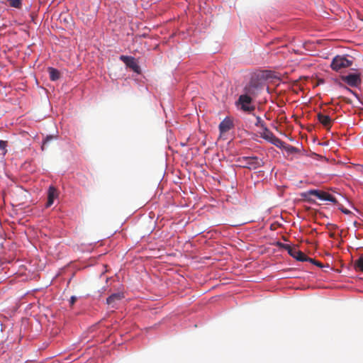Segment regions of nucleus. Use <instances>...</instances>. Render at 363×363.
<instances>
[{
    "instance_id": "obj_1",
    "label": "nucleus",
    "mask_w": 363,
    "mask_h": 363,
    "mask_svg": "<svg viewBox=\"0 0 363 363\" xmlns=\"http://www.w3.org/2000/svg\"><path fill=\"white\" fill-rule=\"evenodd\" d=\"M239 166L249 169H257L264 166V162L257 156L241 157L238 158Z\"/></svg>"
},
{
    "instance_id": "obj_2",
    "label": "nucleus",
    "mask_w": 363,
    "mask_h": 363,
    "mask_svg": "<svg viewBox=\"0 0 363 363\" xmlns=\"http://www.w3.org/2000/svg\"><path fill=\"white\" fill-rule=\"evenodd\" d=\"M262 87V82L257 77H252L244 88L245 94L255 97Z\"/></svg>"
},
{
    "instance_id": "obj_3",
    "label": "nucleus",
    "mask_w": 363,
    "mask_h": 363,
    "mask_svg": "<svg viewBox=\"0 0 363 363\" xmlns=\"http://www.w3.org/2000/svg\"><path fill=\"white\" fill-rule=\"evenodd\" d=\"M252 96L247 94H241L237 101V105L240 109L245 112H252L255 109V106L252 105Z\"/></svg>"
},
{
    "instance_id": "obj_4",
    "label": "nucleus",
    "mask_w": 363,
    "mask_h": 363,
    "mask_svg": "<svg viewBox=\"0 0 363 363\" xmlns=\"http://www.w3.org/2000/svg\"><path fill=\"white\" fill-rule=\"evenodd\" d=\"M352 62L344 56L337 55L331 62V68L333 70L339 71L341 69L349 67L352 65Z\"/></svg>"
},
{
    "instance_id": "obj_5",
    "label": "nucleus",
    "mask_w": 363,
    "mask_h": 363,
    "mask_svg": "<svg viewBox=\"0 0 363 363\" xmlns=\"http://www.w3.org/2000/svg\"><path fill=\"white\" fill-rule=\"evenodd\" d=\"M262 130L263 132L261 133V137L263 139L267 140L277 147H281L283 145L284 142L276 137L274 133L268 129L267 127H265Z\"/></svg>"
},
{
    "instance_id": "obj_6",
    "label": "nucleus",
    "mask_w": 363,
    "mask_h": 363,
    "mask_svg": "<svg viewBox=\"0 0 363 363\" xmlns=\"http://www.w3.org/2000/svg\"><path fill=\"white\" fill-rule=\"evenodd\" d=\"M281 246L284 249L287 250L288 253L291 257L295 258L296 260L304 262L306 259V255L301 251L298 250L296 247H291L287 244H282Z\"/></svg>"
},
{
    "instance_id": "obj_7",
    "label": "nucleus",
    "mask_w": 363,
    "mask_h": 363,
    "mask_svg": "<svg viewBox=\"0 0 363 363\" xmlns=\"http://www.w3.org/2000/svg\"><path fill=\"white\" fill-rule=\"evenodd\" d=\"M307 194L308 195L315 196L320 200L329 201L333 202V203H337L336 199L333 196H332L331 194H330L325 191L313 189V190L308 191L307 192Z\"/></svg>"
},
{
    "instance_id": "obj_8",
    "label": "nucleus",
    "mask_w": 363,
    "mask_h": 363,
    "mask_svg": "<svg viewBox=\"0 0 363 363\" xmlns=\"http://www.w3.org/2000/svg\"><path fill=\"white\" fill-rule=\"evenodd\" d=\"M342 79L349 86L357 87L361 84L360 76L356 73H352L346 76H342Z\"/></svg>"
},
{
    "instance_id": "obj_9",
    "label": "nucleus",
    "mask_w": 363,
    "mask_h": 363,
    "mask_svg": "<svg viewBox=\"0 0 363 363\" xmlns=\"http://www.w3.org/2000/svg\"><path fill=\"white\" fill-rule=\"evenodd\" d=\"M120 58L127 65V67H130L135 72L140 73V66L138 65L134 57L121 55Z\"/></svg>"
},
{
    "instance_id": "obj_10",
    "label": "nucleus",
    "mask_w": 363,
    "mask_h": 363,
    "mask_svg": "<svg viewBox=\"0 0 363 363\" xmlns=\"http://www.w3.org/2000/svg\"><path fill=\"white\" fill-rule=\"evenodd\" d=\"M58 196L57 190L53 186H50L48 191V201L45 204L46 208L50 207L54 202L55 198Z\"/></svg>"
},
{
    "instance_id": "obj_11",
    "label": "nucleus",
    "mask_w": 363,
    "mask_h": 363,
    "mask_svg": "<svg viewBox=\"0 0 363 363\" xmlns=\"http://www.w3.org/2000/svg\"><path fill=\"white\" fill-rule=\"evenodd\" d=\"M318 121L326 128H330L332 125V121L330 116L324 115L322 113H318L317 115Z\"/></svg>"
},
{
    "instance_id": "obj_12",
    "label": "nucleus",
    "mask_w": 363,
    "mask_h": 363,
    "mask_svg": "<svg viewBox=\"0 0 363 363\" xmlns=\"http://www.w3.org/2000/svg\"><path fill=\"white\" fill-rule=\"evenodd\" d=\"M233 128V123L230 119L226 118L219 124V130L220 133H224Z\"/></svg>"
},
{
    "instance_id": "obj_13",
    "label": "nucleus",
    "mask_w": 363,
    "mask_h": 363,
    "mask_svg": "<svg viewBox=\"0 0 363 363\" xmlns=\"http://www.w3.org/2000/svg\"><path fill=\"white\" fill-rule=\"evenodd\" d=\"M123 298L124 295L123 293H115L107 298L106 303L107 304L112 305L113 306L116 302L121 301Z\"/></svg>"
},
{
    "instance_id": "obj_14",
    "label": "nucleus",
    "mask_w": 363,
    "mask_h": 363,
    "mask_svg": "<svg viewBox=\"0 0 363 363\" xmlns=\"http://www.w3.org/2000/svg\"><path fill=\"white\" fill-rule=\"evenodd\" d=\"M48 72L50 75V79L52 81H56L60 77V72L53 67H48Z\"/></svg>"
},
{
    "instance_id": "obj_15",
    "label": "nucleus",
    "mask_w": 363,
    "mask_h": 363,
    "mask_svg": "<svg viewBox=\"0 0 363 363\" xmlns=\"http://www.w3.org/2000/svg\"><path fill=\"white\" fill-rule=\"evenodd\" d=\"M354 269L356 271L363 272V256H361L354 262Z\"/></svg>"
},
{
    "instance_id": "obj_16",
    "label": "nucleus",
    "mask_w": 363,
    "mask_h": 363,
    "mask_svg": "<svg viewBox=\"0 0 363 363\" xmlns=\"http://www.w3.org/2000/svg\"><path fill=\"white\" fill-rule=\"evenodd\" d=\"M256 121H257L255 123L256 126L260 127L262 129L264 128L265 127H267L264 122L259 116H256Z\"/></svg>"
},
{
    "instance_id": "obj_17",
    "label": "nucleus",
    "mask_w": 363,
    "mask_h": 363,
    "mask_svg": "<svg viewBox=\"0 0 363 363\" xmlns=\"http://www.w3.org/2000/svg\"><path fill=\"white\" fill-rule=\"evenodd\" d=\"M10 5L14 8H20L21 6V0H9Z\"/></svg>"
},
{
    "instance_id": "obj_18",
    "label": "nucleus",
    "mask_w": 363,
    "mask_h": 363,
    "mask_svg": "<svg viewBox=\"0 0 363 363\" xmlns=\"http://www.w3.org/2000/svg\"><path fill=\"white\" fill-rule=\"evenodd\" d=\"M336 204H337V206H338V209H339V210H340L343 213L347 214V215H348V214H350V213H351V211H349V210H347V209L343 207V206H342V204L338 203V202H337V203H336Z\"/></svg>"
},
{
    "instance_id": "obj_19",
    "label": "nucleus",
    "mask_w": 363,
    "mask_h": 363,
    "mask_svg": "<svg viewBox=\"0 0 363 363\" xmlns=\"http://www.w3.org/2000/svg\"><path fill=\"white\" fill-rule=\"evenodd\" d=\"M7 142L0 140V150L4 151V153L6 152Z\"/></svg>"
},
{
    "instance_id": "obj_20",
    "label": "nucleus",
    "mask_w": 363,
    "mask_h": 363,
    "mask_svg": "<svg viewBox=\"0 0 363 363\" xmlns=\"http://www.w3.org/2000/svg\"><path fill=\"white\" fill-rule=\"evenodd\" d=\"M53 138L52 136L51 135H49V136H47L46 138L43 140V145H42V150H44V147L45 146V145L50 142V140H52Z\"/></svg>"
},
{
    "instance_id": "obj_21",
    "label": "nucleus",
    "mask_w": 363,
    "mask_h": 363,
    "mask_svg": "<svg viewBox=\"0 0 363 363\" xmlns=\"http://www.w3.org/2000/svg\"><path fill=\"white\" fill-rule=\"evenodd\" d=\"M77 301V297L76 296H72L69 299V304L71 306H72L74 303L76 302Z\"/></svg>"
},
{
    "instance_id": "obj_22",
    "label": "nucleus",
    "mask_w": 363,
    "mask_h": 363,
    "mask_svg": "<svg viewBox=\"0 0 363 363\" xmlns=\"http://www.w3.org/2000/svg\"><path fill=\"white\" fill-rule=\"evenodd\" d=\"M306 259L304 262H310L313 263V264H314V262L316 261L314 259L307 257L306 255Z\"/></svg>"
},
{
    "instance_id": "obj_23",
    "label": "nucleus",
    "mask_w": 363,
    "mask_h": 363,
    "mask_svg": "<svg viewBox=\"0 0 363 363\" xmlns=\"http://www.w3.org/2000/svg\"><path fill=\"white\" fill-rule=\"evenodd\" d=\"M314 264L319 267H323V264L318 261L314 262Z\"/></svg>"
},
{
    "instance_id": "obj_24",
    "label": "nucleus",
    "mask_w": 363,
    "mask_h": 363,
    "mask_svg": "<svg viewBox=\"0 0 363 363\" xmlns=\"http://www.w3.org/2000/svg\"><path fill=\"white\" fill-rule=\"evenodd\" d=\"M289 150L291 152H296V148L294 147H291Z\"/></svg>"
},
{
    "instance_id": "obj_25",
    "label": "nucleus",
    "mask_w": 363,
    "mask_h": 363,
    "mask_svg": "<svg viewBox=\"0 0 363 363\" xmlns=\"http://www.w3.org/2000/svg\"><path fill=\"white\" fill-rule=\"evenodd\" d=\"M330 236L331 238H333V237H334V234H333V233H331Z\"/></svg>"
}]
</instances>
